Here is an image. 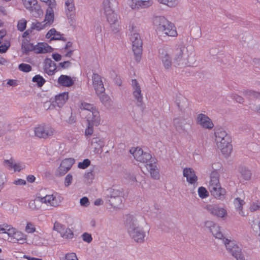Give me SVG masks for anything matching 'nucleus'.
Here are the masks:
<instances>
[{"instance_id": "nucleus-50", "label": "nucleus", "mask_w": 260, "mask_h": 260, "mask_svg": "<svg viewBox=\"0 0 260 260\" xmlns=\"http://www.w3.org/2000/svg\"><path fill=\"white\" fill-rule=\"evenodd\" d=\"M158 2L170 7H174L177 4L176 0H158Z\"/></svg>"}, {"instance_id": "nucleus-25", "label": "nucleus", "mask_w": 260, "mask_h": 260, "mask_svg": "<svg viewBox=\"0 0 260 260\" xmlns=\"http://www.w3.org/2000/svg\"><path fill=\"white\" fill-rule=\"evenodd\" d=\"M174 126L176 130L179 133L182 134L186 132L185 125L186 124V120L182 118H176L173 120Z\"/></svg>"}, {"instance_id": "nucleus-7", "label": "nucleus", "mask_w": 260, "mask_h": 260, "mask_svg": "<svg viewBox=\"0 0 260 260\" xmlns=\"http://www.w3.org/2000/svg\"><path fill=\"white\" fill-rule=\"evenodd\" d=\"M224 242L227 250L237 260H245L244 256L241 252V249L235 244L234 241L225 239Z\"/></svg>"}, {"instance_id": "nucleus-60", "label": "nucleus", "mask_w": 260, "mask_h": 260, "mask_svg": "<svg viewBox=\"0 0 260 260\" xmlns=\"http://www.w3.org/2000/svg\"><path fill=\"white\" fill-rule=\"evenodd\" d=\"M100 99L101 102L103 104L106 103L109 100V96L105 94V92H103L102 93L97 94Z\"/></svg>"}, {"instance_id": "nucleus-40", "label": "nucleus", "mask_w": 260, "mask_h": 260, "mask_svg": "<svg viewBox=\"0 0 260 260\" xmlns=\"http://www.w3.org/2000/svg\"><path fill=\"white\" fill-rule=\"evenodd\" d=\"M32 81L34 83H36L38 87H42L46 82V80L44 78L40 75H35L32 78Z\"/></svg>"}, {"instance_id": "nucleus-38", "label": "nucleus", "mask_w": 260, "mask_h": 260, "mask_svg": "<svg viewBox=\"0 0 260 260\" xmlns=\"http://www.w3.org/2000/svg\"><path fill=\"white\" fill-rule=\"evenodd\" d=\"M210 232L216 238L221 239L223 237V235L220 231V228L216 224L212 229H210Z\"/></svg>"}, {"instance_id": "nucleus-12", "label": "nucleus", "mask_w": 260, "mask_h": 260, "mask_svg": "<svg viewBox=\"0 0 260 260\" xmlns=\"http://www.w3.org/2000/svg\"><path fill=\"white\" fill-rule=\"evenodd\" d=\"M221 167L220 163L217 162L212 165V169L214 170L210 174V180L209 182V186H219L220 184L219 180V174L218 170L220 169Z\"/></svg>"}, {"instance_id": "nucleus-33", "label": "nucleus", "mask_w": 260, "mask_h": 260, "mask_svg": "<svg viewBox=\"0 0 260 260\" xmlns=\"http://www.w3.org/2000/svg\"><path fill=\"white\" fill-rule=\"evenodd\" d=\"M147 169L149 171L152 178L155 179H158L159 178V174L156 169L155 163L150 162V164H148V166H147Z\"/></svg>"}, {"instance_id": "nucleus-36", "label": "nucleus", "mask_w": 260, "mask_h": 260, "mask_svg": "<svg viewBox=\"0 0 260 260\" xmlns=\"http://www.w3.org/2000/svg\"><path fill=\"white\" fill-rule=\"evenodd\" d=\"M21 49L24 54L27 55L29 52L35 50V46L32 43L25 44L22 42Z\"/></svg>"}, {"instance_id": "nucleus-6", "label": "nucleus", "mask_w": 260, "mask_h": 260, "mask_svg": "<svg viewBox=\"0 0 260 260\" xmlns=\"http://www.w3.org/2000/svg\"><path fill=\"white\" fill-rule=\"evenodd\" d=\"M39 203L49 204L52 206L56 207L59 205L56 197L53 195H46L45 197L38 196L34 200H31L28 204L29 208L32 210L38 209L37 204Z\"/></svg>"}, {"instance_id": "nucleus-62", "label": "nucleus", "mask_w": 260, "mask_h": 260, "mask_svg": "<svg viewBox=\"0 0 260 260\" xmlns=\"http://www.w3.org/2000/svg\"><path fill=\"white\" fill-rule=\"evenodd\" d=\"M16 230L15 228H11L10 225L8 227L7 231L6 233L8 235L9 237H12V238L14 237V234L16 232Z\"/></svg>"}, {"instance_id": "nucleus-26", "label": "nucleus", "mask_w": 260, "mask_h": 260, "mask_svg": "<svg viewBox=\"0 0 260 260\" xmlns=\"http://www.w3.org/2000/svg\"><path fill=\"white\" fill-rule=\"evenodd\" d=\"M168 20L164 16H156L153 18V23L156 27V31L159 34L163 29L164 24H168Z\"/></svg>"}, {"instance_id": "nucleus-27", "label": "nucleus", "mask_w": 260, "mask_h": 260, "mask_svg": "<svg viewBox=\"0 0 260 260\" xmlns=\"http://www.w3.org/2000/svg\"><path fill=\"white\" fill-rule=\"evenodd\" d=\"M58 83L61 86L70 87L74 84V81L69 76L61 75L58 79Z\"/></svg>"}, {"instance_id": "nucleus-54", "label": "nucleus", "mask_w": 260, "mask_h": 260, "mask_svg": "<svg viewBox=\"0 0 260 260\" xmlns=\"http://www.w3.org/2000/svg\"><path fill=\"white\" fill-rule=\"evenodd\" d=\"M4 165L7 167L9 169L13 168V166L15 163V160L12 158L10 159H5L4 161Z\"/></svg>"}, {"instance_id": "nucleus-21", "label": "nucleus", "mask_w": 260, "mask_h": 260, "mask_svg": "<svg viewBox=\"0 0 260 260\" xmlns=\"http://www.w3.org/2000/svg\"><path fill=\"white\" fill-rule=\"evenodd\" d=\"M87 123H90L98 126L100 123V116L99 112L97 110H93L86 114Z\"/></svg>"}, {"instance_id": "nucleus-8", "label": "nucleus", "mask_w": 260, "mask_h": 260, "mask_svg": "<svg viewBox=\"0 0 260 260\" xmlns=\"http://www.w3.org/2000/svg\"><path fill=\"white\" fill-rule=\"evenodd\" d=\"M25 8L28 10L35 17H39L43 13L37 0H22Z\"/></svg>"}, {"instance_id": "nucleus-22", "label": "nucleus", "mask_w": 260, "mask_h": 260, "mask_svg": "<svg viewBox=\"0 0 260 260\" xmlns=\"http://www.w3.org/2000/svg\"><path fill=\"white\" fill-rule=\"evenodd\" d=\"M183 175L184 177L186 178L187 181L191 184H194L198 180V177L192 168H184L183 171Z\"/></svg>"}, {"instance_id": "nucleus-3", "label": "nucleus", "mask_w": 260, "mask_h": 260, "mask_svg": "<svg viewBox=\"0 0 260 260\" xmlns=\"http://www.w3.org/2000/svg\"><path fill=\"white\" fill-rule=\"evenodd\" d=\"M107 202L115 208H118L121 205L124 196L122 188L120 187L113 186L107 189L105 193Z\"/></svg>"}, {"instance_id": "nucleus-48", "label": "nucleus", "mask_w": 260, "mask_h": 260, "mask_svg": "<svg viewBox=\"0 0 260 260\" xmlns=\"http://www.w3.org/2000/svg\"><path fill=\"white\" fill-rule=\"evenodd\" d=\"M26 23L27 21L25 19H22L19 20L17 24L18 30H20V31H24L26 28Z\"/></svg>"}, {"instance_id": "nucleus-57", "label": "nucleus", "mask_w": 260, "mask_h": 260, "mask_svg": "<svg viewBox=\"0 0 260 260\" xmlns=\"http://www.w3.org/2000/svg\"><path fill=\"white\" fill-rule=\"evenodd\" d=\"M62 35L60 34L59 32L56 31V33L54 36L51 38L50 41L52 40H62L63 41H66V39L61 36Z\"/></svg>"}, {"instance_id": "nucleus-20", "label": "nucleus", "mask_w": 260, "mask_h": 260, "mask_svg": "<svg viewBox=\"0 0 260 260\" xmlns=\"http://www.w3.org/2000/svg\"><path fill=\"white\" fill-rule=\"evenodd\" d=\"M159 57L161 59L162 64L166 69L171 68L172 61L171 56L167 52V51L162 49L159 51Z\"/></svg>"}, {"instance_id": "nucleus-31", "label": "nucleus", "mask_w": 260, "mask_h": 260, "mask_svg": "<svg viewBox=\"0 0 260 260\" xmlns=\"http://www.w3.org/2000/svg\"><path fill=\"white\" fill-rule=\"evenodd\" d=\"M246 98L251 100L252 99L260 100V92L252 90H244L242 91Z\"/></svg>"}, {"instance_id": "nucleus-23", "label": "nucleus", "mask_w": 260, "mask_h": 260, "mask_svg": "<svg viewBox=\"0 0 260 260\" xmlns=\"http://www.w3.org/2000/svg\"><path fill=\"white\" fill-rule=\"evenodd\" d=\"M56 64L50 58H47L44 60V71L48 75L51 76L56 71Z\"/></svg>"}, {"instance_id": "nucleus-45", "label": "nucleus", "mask_w": 260, "mask_h": 260, "mask_svg": "<svg viewBox=\"0 0 260 260\" xmlns=\"http://www.w3.org/2000/svg\"><path fill=\"white\" fill-rule=\"evenodd\" d=\"M53 229L62 234L65 230V226L58 222H55L54 224Z\"/></svg>"}, {"instance_id": "nucleus-11", "label": "nucleus", "mask_w": 260, "mask_h": 260, "mask_svg": "<svg viewBox=\"0 0 260 260\" xmlns=\"http://www.w3.org/2000/svg\"><path fill=\"white\" fill-rule=\"evenodd\" d=\"M132 85L133 89V95L137 100V105L144 109L143 103V96L141 93V89L140 86L136 79L132 80Z\"/></svg>"}, {"instance_id": "nucleus-55", "label": "nucleus", "mask_w": 260, "mask_h": 260, "mask_svg": "<svg viewBox=\"0 0 260 260\" xmlns=\"http://www.w3.org/2000/svg\"><path fill=\"white\" fill-rule=\"evenodd\" d=\"M94 126H95V125L89 123H88L87 127L85 131V134L86 136H91L93 134Z\"/></svg>"}, {"instance_id": "nucleus-35", "label": "nucleus", "mask_w": 260, "mask_h": 260, "mask_svg": "<svg viewBox=\"0 0 260 260\" xmlns=\"http://www.w3.org/2000/svg\"><path fill=\"white\" fill-rule=\"evenodd\" d=\"M55 7H48L46 10V13L45 15V21H47L48 22H52L54 18V10L53 9Z\"/></svg>"}, {"instance_id": "nucleus-19", "label": "nucleus", "mask_w": 260, "mask_h": 260, "mask_svg": "<svg viewBox=\"0 0 260 260\" xmlns=\"http://www.w3.org/2000/svg\"><path fill=\"white\" fill-rule=\"evenodd\" d=\"M162 27L163 29L162 31H159V34L170 37H176L177 36L175 26L173 23L169 21H168V24H164Z\"/></svg>"}, {"instance_id": "nucleus-24", "label": "nucleus", "mask_w": 260, "mask_h": 260, "mask_svg": "<svg viewBox=\"0 0 260 260\" xmlns=\"http://www.w3.org/2000/svg\"><path fill=\"white\" fill-rule=\"evenodd\" d=\"M53 50V49L46 43H38L35 45V52L37 54L49 53Z\"/></svg>"}, {"instance_id": "nucleus-4", "label": "nucleus", "mask_w": 260, "mask_h": 260, "mask_svg": "<svg viewBox=\"0 0 260 260\" xmlns=\"http://www.w3.org/2000/svg\"><path fill=\"white\" fill-rule=\"evenodd\" d=\"M103 5L107 21L110 25L111 30L114 33L119 31L118 16L112 8V3L110 0H104Z\"/></svg>"}, {"instance_id": "nucleus-51", "label": "nucleus", "mask_w": 260, "mask_h": 260, "mask_svg": "<svg viewBox=\"0 0 260 260\" xmlns=\"http://www.w3.org/2000/svg\"><path fill=\"white\" fill-rule=\"evenodd\" d=\"M234 203L237 208L239 210H241L242 209V206L244 205L245 202L240 198H237L234 200Z\"/></svg>"}, {"instance_id": "nucleus-52", "label": "nucleus", "mask_w": 260, "mask_h": 260, "mask_svg": "<svg viewBox=\"0 0 260 260\" xmlns=\"http://www.w3.org/2000/svg\"><path fill=\"white\" fill-rule=\"evenodd\" d=\"M62 237L65 238L71 239L73 237L74 234L72 231L70 229H65L64 232L62 234Z\"/></svg>"}, {"instance_id": "nucleus-13", "label": "nucleus", "mask_w": 260, "mask_h": 260, "mask_svg": "<svg viewBox=\"0 0 260 260\" xmlns=\"http://www.w3.org/2000/svg\"><path fill=\"white\" fill-rule=\"evenodd\" d=\"M206 210L212 215L217 217H224L227 214L226 211L223 208H220L218 205H208Z\"/></svg>"}, {"instance_id": "nucleus-18", "label": "nucleus", "mask_w": 260, "mask_h": 260, "mask_svg": "<svg viewBox=\"0 0 260 260\" xmlns=\"http://www.w3.org/2000/svg\"><path fill=\"white\" fill-rule=\"evenodd\" d=\"M185 50V46L182 44L178 45V47L174 50L173 63L175 66H179L181 64Z\"/></svg>"}, {"instance_id": "nucleus-16", "label": "nucleus", "mask_w": 260, "mask_h": 260, "mask_svg": "<svg viewBox=\"0 0 260 260\" xmlns=\"http://www.w3.org/2000/svg\"><path fill=\"white\" fill-rule=\"evenodd\" d=\"M197 123L205 128L211 129L214 126L212 121L209 117L202 113L197 115Z\"/></svg>"}, {"instance_id": "nucleus-29", "label": "nucleus", "mask_w": 260, "mask_h": 260, "mask_svg": "<svg viewBox=\"0 0 260 260\" xmlns=\"http://www.w3.org/2000/svg\"><path fill=\"white\" fill-rule=\"evenodd\" d=\"M138 161L146 164V167L148 166V164H150V162L155 163V159L152 158L151 155L147 152H144Z\"/></svg>"}, {"instance_id": "nucleus-14", "label": "nucleus", "mask_w": 260, "mask_h": 260, "mask_svg": "<svg viewBox=\"0 0 260 260\" xmlns=\"http://www.w3.org/2000/svg\"><path fill=\"white\" fill-rule=\"evenodd\" d=\"M209 189L212 196L215 199L223 200L225 198L226 190L221 185L209 186Z\"/></svg>"}, {"instance_id": "nucleus-41", "label": "nucleus", "mask_w": 260, "mask_h": 260, "mask_svg": "<svg viewBox=\"0 0 260 260\" xmlns=\"http://www.w3.org/2000/svg\"><path fill=\"white\" fill-rule=\"evenodd\" d=\"M94 173L93 172V169L90 170L89 172H88L85 173L84 175V177L85 179V181L88 183H91L92 182L93 180L94 179Z\"/></svg>"}, {"instance_id": "nucleus-32", "label": "nucleus", "mask_w": 260, "mask_h": 260, "mask_svg": "<svg viewBox=\"0 0 260 260\" xmlns=\"http://www.w3.org/2000/svg\"><path fill=\"white\" fill-rule=\"evenodd\" d=\"M175 102L178 108L181 111L188 106L187 100L182 96H177Z\"/></svg>"}, {"instance_id": "nucleus-56", "label": "nucleus", "mask_w": 260, "mask_h": 260, "mask_svg": "<svg viewBox=\"0 0 260 260\" xmlns=\"http://www.w3.org/2000/svg\"><path fill=\"white\" fill-rule=\"evenodd\" d=\"M13 239H16L17 241H21L25 239L24 236L23 234L19 231H16V233L14 234Z\"/></svg>"}, {"instance_id": "nucleus-34", "label": "nucleus", "mask_w": 260, "mask_h": 260, "mask_svg": "<svg viewBox=\"0 0 260 260\" xmlns=\"http://www.w3.org/2000/svg\"><path fill=\"white\" fill-rule=\"evenodd\" d=\"M91 145L94 147L95 150H102L105 146V142L98 137L93 138L91 140Z\"/></svg>"}, {"instance_id": "nucleus-17", "label": "nucleus", "mask_w": 260, "mask_h": 260, "mask_svg": "<svg viewBox=\"0 0 260 260\" xmlns=\"http://www.w3.org/2000/svg\"><path fill=\"white\" fill-rule=\"evenodd\" d=\"M153 4L152 0H129V5L133 9L146 8Z\"/></svg>"}, {"instance_id": "nucleus-30", "label": "nucleus", "mask_w": 260, "mask_h": 260, "mask_svg": "<svg viewBox=\"0 0 260 260\" xmlns=\"http://www.w3.org/2000/svg\"><path fill=\"white\" fill-rule=\"evenodd\" d=\"M66 7V15L68 19L70 20L69 23H73L75 15V8L74 4L68 5Z\"/></svg>"}, {"instance_id": "nucleus-9", "label": "nucleus", "mask_w": 260, "mask_h": 260, "mask_svg": "<svg viewBox=\"0 0 260 260\" xmlns=\"http://www.w3.org/2000/svg\"><path fill=\"white\" fill-rule=\"evenodd\" d=\"M74 162V159L72 158L62 160L56 170L55 175L58 177L64 175L71 169Z\"/></svg>"}, {"instance_id": "nucleus-61", "label": "nucleus", "mask_w": 260, "mask_h": 260, "mask_svg": "<svg viewBox=\"0 0 260 260\" xmlns=\"http://www.w3.org/2000/svg\"><path fill=\"white\" fill-rule=\"evenodd\" d=\"M80 203L81 206L87 207L89 204V201L88 198L84 197L80 199Z\"/></svg>"}, {"instance_id": "nucleus-37", "label": "nucleus", "mask_w": 260, "mask_h": 260, "mask_svg": "<svg viewBox=\"0 0 260 260\" xmlns=\"http://www.w3.org/2000/svg\"><path fill=\"white\" fill-rule=\"evenodd\" d=\"M239 172L241 174V176L245 180H249L251 177V171L245 167H241L239 168Z\"/></svg>"}, {"instance_id": "nucleus-64", "label": "nucleus", "mask_w": 260, "mask_h": 260, "mask_svg": "<svg viewBox=\"0 0 260 260\" xmlns=\"http://www.w3.org/2000/svg\"><path fill=\"white\" fill-rule=\"evenodd\" d=\"M72 63L70 61H64L59 63V67L62 69H67L71 66Z\"/></svg>"}, {"instance_id": "nucleus-1", "label": "nucleus", "mask_w": 260, "mask_h": 260, "mask_svg": "<svg viewBox=\"0 0 260 260\" xmlns=\"http://www.w3.org/2000/svg\"><path fill=\"white\" fill-rule=\"evenodd\" d=\"M214 135L218 148L223 154H230L232 150V139L230 135L221 127L215 128Z\"/></svg>"}, {"instance_id": "nucleus-58", "label": "nucleus", "mask_w": 260, "mask_h": 260, "mask_svg": "<svg viewBox=\"0 0 260 260\" xmlns=\"http://www.w3.org/2000/svg\"><path fill=\"white\" fill-rule=\"evenodd\" d=\"M82 237L83 240L87 243H90L92 240L91 235L87 233H84L82 234Z\"/></svg>"}, {"instance_id": "nucleus-15", "label": "nucleus", "mask_w": 260, "mask_h": 260, "mask_svg": "<svg viewBox=\"0 0 260 260\" xmlns=\"http://www.w3.org/2000/svg\"><path fill=\"white\" fill-rule=\"evenodd\" d=\"M93 85L97 94L105 92V89L101 79V77L96 73H93L92 76Z\"/></svg>"}, {"instance_id": "nucleus-46", "label": "nucleus", "mask_w": 260, "mask_h": 260, "mask_svg": "<svg viewBox=\"0 0 260 260\" xmlns=\"http://www.w3.org/2000/svg\"><path fill=\"white\" fill-rule=\"evenodd\" d=\"M11 46L10 41H7L5 42L0 45V53H6L9 49Z\"/></svg>"}, {"instance_id": "nucleus-53", "label": "nucleus", "mask_w": 260, "mask_h": 260, "mask_svg": "<svg viewBox=\"0 0 260 260\" xmlns=\"http://www.w3.org/2000/svg\"><path fill=\"white\" fill-rule=\"evenodd\" d=\"M73 176L71 174H68L64 178V185L66 187L69 186L72 182Z\"/></svg>"}, {"instance_id": "nucleus-39", "label": "nucleus", "mask_w": 260, "mask_h": 260, "mask_svg": "<svg viewBox=\"0 0 260 260\" xmlns=\"http://www.w3.org/2000/svg\"><path fill=\"white\" fill-rule=\"evenodd\" d=\"M129 152L133 155L135 159H136L137 161L144 153L143 150L141 148L138 147L136 148H132L129 150Z\"/></svg>"}, {"instance_id": "nucleus-63", "label": "nucleus", "mask_w": 260, "mask_h": 260, "mask_svg": "<svg viewBox=\"0 0 260 260\" xmlns=\"http://www.w3.org/2000/svg\"><path fill=\"white\" fill-rule=\"evenodd\" d=\"M249 108L254 112L260 113V105L256 106L253 103H249Z\"/></svg>"}, {"instance_id": "nucleus-28", "label": "nucleus", "mask_w": 260, "mask_h": 260, "mask_svg": "<svg viewBox=\"0 0 260 260\" xmlns=\"http://www.w3.org/2000/svg\"><path fill=\"white\" fill-rule=\"evenodd\" d=\"M68 98L69 95L68 92H63L59 93L55 97V104L58 107H62L66 103Z\"/></svg>"}, {"instance_id": "nucleus-2", "label": "nucleus", "mask_w": 260, "mask_h": 260, "mask_svg": "<svg viewBox=\"0 0 260 260\" xmlns=\"http://www.w3.org/2000/svg\"><path fill=\"white\" fill-rule=\"evenodd\" d=\"M128 233L132 239L137 243H142L144 241L145 232L140 227L137 219L131 215H126L125 221Z\"/></svg>"}, {"instance_id": "nucleus-10", "label": "nucleus", "mask_w": 260, "mask_h": 260, "mask_svg": "<svg viewBox=\"0 0 260 260\" xmlns=\"http://www.w3.org/2000/svg\"><path fill=\"white\" fill-rule=\"evenodd\" d=\"M35 136L40 138L47 139L53 135L54 129L45 124L39 125L34 129Z\"/></svg>"}, {"instance_id": "nucleus-59", "label": "nucleus", "mask_w": 260, "mask_h": 260, "mask_svg": "<svg viewBox=\"0 0 260 260\" xmlns=\"http://www.w3.org/2000/svg\"><path fill=\"white\" fill-rule=\"evenodd\" d=\"M231 98L235 100L237 102L242 104L244 102V99L241 96H240L237 94H232Z\"/></svg>"}, {"instance_id": "nucleus-5", "label": "nucleus", "mask_w": 260, "mask_h": 260, "mask_svg": "<svg viewBox=\"0 0 260 260\" xmlns=\"http://www.w3.org/2000/svg\"><path fill=\"white\" fill-rule=\"evenodd\" d=\"M135 27L133 24L129 26V30L131 32L130 40L132 42L133 51L136 57V60L137 62H139L142 53L143 43L139 34L135 31Z\"/></svg>"}, {"instance_id": "nucleus-49", "label": "nucleus", "mask_w": 260, "mask_h": 260, "mask_svg": "<svg viewBox=\"0 0 260 260\" xmlns=\"http://www.w3.org/2000/svg\"><path fill=\"white\" fill-rule=\"evenodd\" d=\"M158 2L170 7H174L177 4L176 0H158Z\"/></svg>"}, {"instance_id": "nucleus-47", "label": "nucleus", "mask_w": 260, "mask_h": 260, "mask_svg": "<svg viewBox=\"0 0 260 260\" xmlns=\"http://www.w3.org/2000/svg\"><path fill=\"white\" fill-rule=\"evenodd\" d=\"M198 193L200 198L204 199L208 196V192L204 187H200L198 188Z\"/></svg>"}, {"instance_id": "nucleus-42", "label": "nucleus", "mask_w": 260, "mask_h": 260, "mask_svg": "<svg viewBox=\"0 0 260 260\" xmlns=\"http://www.w3.org/2000/svg\"><path fill=\"white\" fill-rule=\"evenodd\" d=\"M80 108L87 111V113H88L89 112H91V111H93V110H96L93 105L86 103H82Z\"/></svg>"}, {"instance_id": "nucleus-43", "label": "nucleus", "mask_w": 260, "mask_h": 260, "mask_svg": "<svg viewBox=\"0 0 260 260\" xmlns=\"http://www.w3.org/2000/svg\"><path fill=\"white\" fill-rule=\"evenodd\" d=\"M18 69L21 71L28 73L31 70L32 68L31 66L28 64L22 63L19 65Z\"/></svg>"}, {"instance_id": "nucleus-44", "label": "nucleus", "mask_w": 260, "mask_h": 260, "mask_svg": "<svg viewBox=\"0 0 260 260\" xmlns=\"http://www.w3.org/2000/svg\"><path fill=\"white\" fill-rule=\"evenodd\" d=\"M90 160L88 158H86L83 161L78 163V167L79 169H85L90 165Z\"/></svg>"}]
</instances>
